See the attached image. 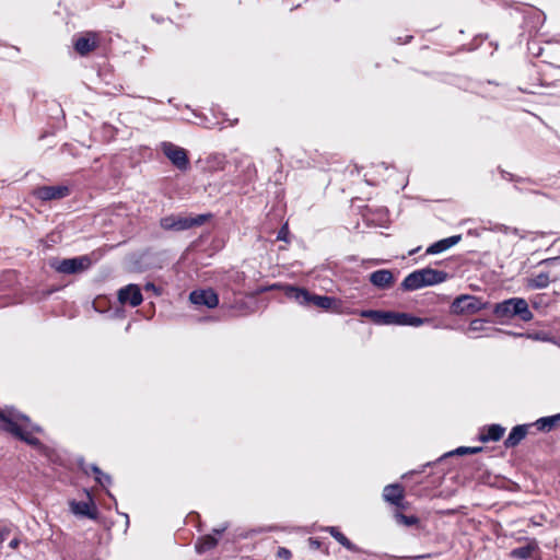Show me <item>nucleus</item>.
Returning <instances> with one entry per match:
<instances>
[{"label": "nucleus", "mask_w": 560, "mask_h": 560, "mask_svg": "<svg viewBox=\"0 0 560 560\" xmlns=\"http://www.w3.org/2000/svg\"><path fill=\"white\" fill-rule=\"evenodd\" d=\"M283 290L287 299L292 300L302 306H316L320 310L331 311L336 314L348 313L347 306L341 300L335 296L316 294L303 287L293 284H285Z\"/></svg>", "instance_id": "obj_1"}, {"label": "nucleus", "mask_w": 560, "mask_h": 560, "mask_svg": "<svg viewBox=\"0 0 560 560\" xmlns=\"http://www.w3.org/2000/svg\"><path fill=\"white\" fill-rule=\"evenodd\" d=\"M491 313L495 317V322L504 325L512 319L517 318L522 322H530L534 317L527 301L524 298H510L501 302L491 304Z\"/></svg>", "instance_id": "obj_2"}, {"label": "nucleus", "mask_w": 560, "mask_h": 560, "mask_svg": "<svg viewBox=\"0 0 560 560\" xmlns=\"http://www.w3.org/2000/svg\"><path fill=\"white\" fill-rule=\"evenodd\" d=\"M448 278V272L444 270L424 267L408 273L401 281L400 289L405 292H412L425 287H432L443 283Z\"/></svg>", "instance_id": "obj_3"}, {"label": "nucleus", "mask_w": 560, "mask_h": 560, "mask_svg": "<svg viewBox=\"0 0 560 560\" xmlns=\"http://www.w3.org/2000/svg\"><path fill=\"white\" fill-rule=\"evenodd\" d=\"M213 217L212 213H200L196 215L170 214L160 219V226L164 231L183 232L194 226H201Z\"/></svg>", "instance_id": "obj_4"}, {"label": "nucleus", "mask_w": 560, "mask_h": 560, "mask_svg": "<svg viewBox=\"0 0 560 560\" xmlns=\"http://www.w3.org/2000/svg\"><path fill=\"white\" fill-rule=\"evenodd\" d=\"M48 265L58 273L62 275H79L89 270L93 260L90 255H80L70 258H50Z\"/></svg>", "instance_id": "obj_5"}, {"label": "nucleus", "mask_w": 560, "mask_h": 560, "mask_svg": "<svg viewBox=\"0 0 560 560\" xmlns=\"http://www.w3.org/2000/svg\"><path fill=\"white\" fill-rule=\"evenodd\" d=\"M521 7H516L514 10L522 15L523 22L521 27L523 28L522 35L528 33L532 37L533 34H537L539 28L546 21V14L540 9L526 2H518Z\"/></svg>", "instance_id": "obj_6"}, {"label": "nucleus", "mask_w": 560, "mask_h": 560, "mask_svg": "<svg viewBox=\"0 0 560 560\" xmlns=\"http://www.w3.org/2000/svg\"><path fill=\"white\" fill-rule=\"evenodd\" d=\"M491 303L470 294H460L451 303L450 311L454 315H474L490 307Z\"/></svg>", "instance_id": "obj_7"}, {"label": "nucleus", "mask_w": 560, "mask_h": 560, "mask_svg": "<svg viewBox=\"0 0 560 560\" xmlns=\"http://www.w3.org/2000/svg\"><path fill=\"white\" fill-rule=\"evenodd\" d=\"M0 430L10 433L18 440L34 447L40 453H46L47 451V446L44 445L39 439L32 436L30 431H26L20 424L14 423L11 419L5 418L2 412H0Z\"/></svg>", "instance_id": "obj_8"}, {"label": "nucleus", "mask_w": 560, "mask_h": 560, "mask_svg": "<svg viewBox=\"0 0 560 560\" xmlns=\"http://www.w3.org/2000/svg\"><path fill=\"white\" fill-rule=\"evenodd\" d=\"M160 150L178 171L187 172L190 168L189 153L186 149L171 141H162Z\"/></svg>", "instance_id": "obj_9"}, {"label": "nucleus", "mask_w": 560, "mask_h": 560, "mask_svg": "<svg viewBox=\"0 0 560 560\" xmlns=\"http://www.w3.org/2000/svg\"><path fill=\"white\" fill-rule=\"evenodd\" d=\"M102 33L85 31L73 36L72 45L75 52L82 57L88 56L101 44Z\"/></svg>", "instance_id": "obj_10"}, {"label": "nucleus", "mask_w": 560, "mask_h": 560, "mask_svg": "<svg viewBox=\"0 0 560 560\" xmlns=\"http://www.w3.org/2000/svg\"><path fill=\"white\" fill-rule=\"evenodd\" d=\"M527 50L534 57H542L546 52H556L557 58L542 59V61L555 67H560V42L547 40L545 45L541 46L540 42L528 37Z\"/></svg>", "instance_id": "obj_11"}, {"label": "nucleus", "mask_w": 560, "mask_h": 560, "mask_svg": "<svg viewBox=\"0 0 560 560\" xmlns=\"http://www.w3.org/2000/svg\"><path fill=\"white\" fill-rule=\"evenodd\" d=\"M84 492H85L89 501L71 500L69 502L70 511L77 516L95 521L98 518V510H97L96 503H95L93 495L89 489H84Z\"/></svg>", "instance_id": "obj_12"}, {"label": "nucleus", "mask_w": 560, "mask_h": 560, "mask_svg": "<svg viewBox=\"0 0 560 560\" xmlns=\"http://www.w3.org/2000/svg\"><path fill=\"white\" fill-rule=\"evenodd\" d=\"M70 195L68 185L38 186L34 188L33 196L40 201L60 200Z\"/></svg>", "instance_id": "obj_13"}, {"label": "nucleus", "mask_w": 560, "mask_h": 560, "mask_svg": "<svg viewBox=\"0 0 560 560\" xmlns=\"http://www.w3.org/2000/svg\"><path fill=\"white\" fill-rule=\"evenodd\" d=\"M428 320L411 313L387 311L385 325L419 327Z\"/></svg>", "instance_id": "obj_14"}, {"label": "nucleus", "mask_w": 560, "mask_h": 560, "mask_svg": "<svg viewBox=\"0 0 560 560\" xmlns=\"http://www.w3.org/2000/svg\"><path fill=\"white\" fill-rule=\"evenodd\" d=\"M189 301L195 305L206 306L207 308H214L219 305V295L211 289H197L189 293Z\"/></svg>", "instance_id": "obj_15"}, {"label": "nucleus", "mask_w": 560, "mask_h": 560, "mask_svg": "<svg viewBox=\"0 0 560 560\" xmlns=\"http://www.w3.org/2000/svg\"><path fill=\"white\" fill-rule=\"evenodd\" d=\"M119 303L128 304L131 307H137L143 302L141 289L136 283H129L120 288L117 292Z\"/></svg>", "instance_id": "obj_16"}, {"label": "nucleus", "mask_w": 560, "mask_h": 560, "mask_svg": "<svg viewBox=\"0 0 560 560\" xmlns=\"http://www.w3.org/2000/svg\"><path fill=\"white\" fill-rule=\"evenodd\" d=\"M369 281L378 290H387L395 282V276L389 269H378L369 275Z\"/></svg>", "instance_id": "obj_17"}, {"label": "nucleus", "mask_w": 560, "mask_h": 560, "mask_svg": "<svg viewBox=\"0 0 560 560\" xmlns=\"http://www.w3.org/2000/svg\"><path fill=\"white\" fill-rule=\"evenodd\" d=\"M225 529L226 526H223L221 528H214L212 534L200 536L195 545L197 553L201 555L214 548L219 542V537L222 535L223 532H225Z\"/></svg>", "instance_id": "obj_18"}, {"label": "nucleus", "mask_w": 560, "mask_h": 560, "mask_svg": "<svg viewBox=\"0 0 560 560\" xmlns=\"http://www.w3.org/2000/svg\"><path fill=\"white\" fill-rule=\"evenodd\" d=\"M532 427L530 423L517 424L514 425L510 432L508 438L503 441V445L505 448L516 447L527 435L528 429Z\"/></svg>", "instance_id": "obj_19"}, {"label": "nucleus", "mask_w": 560, "mask_h": 560, "mask_svg": "<svg viewBox=\"0 0 560 560\" xmlns=\"http://www.w3.org/2000/svg\"><path fill=\"white\" fill-rule=\"evenodd\" d=\"M505 432V428L499 423L487 424L480 429L478 440L482 443L498 442Z\"/></svg>", "instance_id": "obj_20"}, {"label": "nucleus", "mask_w": 560, "mask_h": 560, "mask_svg": "<svg viewBox=\"0 0 560 560\" xmlns=\"http://www.w3.org/2000/svg\"><path fill=\"white\" fill-rule=\"evenodd\" d=\"M383 498L386 502L396 508H404V488L400 483L387 485L383 490Z\"/></svg>", "instance_id": "obj_21"}, {"label": "nucleus", "mask_w": 560, "mask_h": 560, "mask_svg": "<svg viewBox=\"0 0 560 560\" xmlns=\"http://www.w3.org/2000/svg\"><path fill=\"white\" fill-rule=\"evenodd\" d=\"M460 240L462 235L459 234L439 240L427 247L425 255L441 254L455 246Z\"/></svg>", "instance_id": "obj_22"}, {"label": "nucleus", "mask_w": 560, "mask_h": 560, "mask_svg": "<svg viewBox=\"0 0 560 560\" xmlns=\"http://www.w3.org/2000/svg\"><path fill=\"white\" fill-rule=\"evenodd\" d=\"M539 547L535 539H530L526 545L513 548L510 551V558L514 560H527L530 559L534 552L538 551Z\"/></svg>", "instance_id": "obj_23"}, {"label": "nucleus", "mask_w": 560, "mask_h": 560, "mask_svg": "<svg viewBox=\"0 0 560 560\" xmlns=\"http://www.w3.org/2000/svg\"><path fill=\"white\" fill-rule=\"evenodd\" d=\"M153 255L150 248L142 250L139 254H135L131 256V269L132 271L143 272L152 267V264L149 261L151 256Z\"/></svg>", "instance_id": "obj_24"}, {"label": "nucleus", "mask_w": 560, "mask_h": 560, "mask_svg": "<svg viewBox=\"0 0 560 560\" xmlns=\"http://www.w3.org/2000/svg\"><path fill=\"white\" fill-rule=\"evenodd\" d=\"M325 532H328L334 539H336L342 547L351 552H361V548L353 544L337 526H327Z\"/></svg>", "instance_id": "obj_25"}, {"label": "nucleus", "mask_w": 560, "mask_h": 560, "mask_svg": "<svg viewBox=\"0 0 560 560\" xmlns=\"http://www.w3.org/2000/svg\"><path fill=\"white\" fill-rule=\"evenodd\" d=\"M348 314L359 315L361 317L370 318L376 325H385L386 312L381 310H350L347 307Z\"/></svg>", "instance_id": "obj_26"}, {"label": "nucleus", "mask_w": 560, "mask_h": 560, "mask_svg": "<svg viewBox=\"0 0 560 560\" xmlns=\"http://www.w3.org/2000/svg\"><path fill=\"white\" fill-rule=\"evenodd\" d=\"M117 128L108 122H104L98 129H94L92 135L104 142H110L116 138Z\"/></svg>", "instance_id": "obj_27"}, {"label": "nucleus", "mask_w": 560, "mask_h": 560, "mask_svg": "<svg viewBox=\"0 0 560 560\" xmlns=\"http://www.w3.org/2000/svg\"><path fill=\"white\" fill-rule=\"evenodd\" d=\"M90 470L94 475L95 482L102 488L106 489L113 483L112 476L104 472L96 464H91Z\"/></svg>", "instance_id": "obj_28"}, {"label": "nucleus", "mask_w": 560, "mask_h": 560, "mask_svg": "<svg viewBox=\"0 0 560 560\" xmlns=\"http://www.w3.org/2000/svg\"><path fill=\"white\" fill-rule=\"evenodd\" d=\"M530 424H532V427H536V429L538 431L550 432L559 424V422L556 421L555 416L551 415V416L540 417L539 419H537L535 422H533Z\"/></svg>", "instance_id": "obj_29"}, {"label": "nucleus", "mask_w": 560, "mask_h": 560, "mask_svg": "<svg viewBox=\"0 0 560 560\" xmlns=\"http://www.w3.org/2000/svg\"><path fill=\"white\" fill-rule=\"evenodd\" d=\"M0 412L3 413L5 418L11 419L14 423L19 424V422H24L28 424L31 419L27 415L16 410L14 407H5L4 409L0 408Z\"/></svg>", "instance_id": "obj_30"}, {"label": "nucleus", "mask_w": 560, "mask_h": 560, "mask_svg": "<svg viewBox=\"0 0 560 560\" xmlns=\"http://www.w3.org/2000/svg\"><path fill=\"white\" fill-rule=\"evenodd\" d=\"M550 283L549 273L541 271L532 279H528L527 287L533 290L546 289Z\"/></svg>", "instance_id": "obj_31"}, {"label": "nucleus", "mask_w": 560, "mask_h": 560, "mask_svg": "<svg viewBox=\"0 0 560 560\" xmlns=\"http://www.w3.org/2000/svg\"><path fill=\"white\" fill-rule=\"evenodd\" d=\"M482 451L481 446H459L453 451H450L438 458V462H443L444 459L452 457L454 455H466V454H477Z\"/></svg>", "instance_id": "obj_32"}, {"label": "nucleus", "mask_w": 560, "mask_h": 560, "mask_svg": "<svg viewBox=\"0 0 560 560\" xmlns=\"http://www.w3.org/2000/svg\"><path fill=\"white\" fill-rule=\"evenodd\" d=\"M180 9H182V3H180V2H174V3L172 4V10H170V11H168V15H167L166 18H164V16H162V15H159V14L153 13V14H152V19H153L154 21H156L158 23H161V22H163V21H165V20H168L170 22H172V23H175V24L179 25V23H178V22H176V20H178L180 16H177V15H176V12H177V11H180Z\"/></svg>", "instance_id": "obj_33"}, {"label": "nucleus", "mask_w": 560, "mask_h": 560, "mask_svg": "<svg viewBox=\"0 0 560 560\" xmlns=\"http://www.w3.org/2000/svg\"><path fill=\"white\" fill-rule=\"evenodd\" d=\"M398 523L404 524L405 526H413L418 524L419 518L416 515H406L404 513L397 512L395 515Z\"/></svg>", "instance_id": "obj_34"}, {"label": "nucleus", "mask_w": 560, "mask_h": 560, "mask_svg": "<svg viewBox=\"0 0 560 560\" xmlns=\"http://www.w3.org/2000/svg\"><path fill=\"white\" fill-rule=\"evenodd\" d=\"M440 462L436 460H433V462H428L425 464H423L422 466L419 467V469H412V470H409L407 471L406 474L402 475V479H409L411 478L412 476L415 475H419V474H422L427 467H433L434 465L439 464Z\"/></svg>", "instance_id": "obj_35"}, {"label": "nucleus", "mask_w": 560, "mask_h": 560, "mask_svg": "<svg viewBox=\"0 0 560 560\" xmlns=\"http://www.w3.org/2000/svg\"><path fill=\"white\" fill-rule=\"evenodd\" d=\"M291 233L289 230V224L285 222L281 225L277 233V240L285 243H290Z\"/></svg>", "instance_id": "obj_36"}, {"label": "nucleus", "mask_w": 560, "mask_h": 560, "mask_svg": "<svg viewBox=\"0 0 560 560\" xmlns=\"http://www.w3.org/2000/svg\"><path fill=\"white\" fill-rule=\"evenodd\" d=\"M483 319H472L470 323H469V326H468V330L470 331H478V330H481L483 328Z\"/></svg>", "instance_id": "obj_37"}, {"label": "nucleus", "mask_w": 560, "mask_h": 560, "mask_svg": "<svg viewBox=\"0 0 560 560\" xmlns=\"http://www.w3.org/2000/svg\"><path fill=\"white\" fill-rule=\"evenodd\" d=\"M277 557L283 560H290L292 558V552L285 547H279L277 551Z\"/></svg>", "instance_id": "obj_38"}, {"label": "nucleus", "mask_w": 560, "mask_h": 560, "mask_svg": "<svg viewBox=\"0 0 560 560\" xmlns=\"http://www.w3.org/2000/svg\"><path fill=\"white\" fill-rule=\"evenodd\" d=\"M497 171L500 173L502 179H504V180L512 182L513 179H515V174H512V173L503 170L501 166H498Z\"/></svg>", "instance_id": "obj_39"}, {"label": "nucleus", "mask_w": 560, "mask_h": 560, "mask_svg": "<svg viewBox=\"0 0 560 560\" xmlns=\"http://www.w3.org/2000/svg\"><path fill=\"white\" fill-rule=\"evenodd\" d=\"M560 264V256H557V257H550V258H546V259H542L541 261H539V266H542V265H546V266H556V265H559Z\"/></svg>", "instance_id": "obj_40"}, {"label": "nucleus", "mask_w": 560, "mask_h": 560, "mask_svg": "<svg viewBox=\"0 0 560 560\" xmlns=\"http://www.w3.org/2000/svg\"><path fill=\"white\" fill-rule=\"evenodd\" d=\"M77 465L85 475L90 474V465H86L84 457H78Z\"/></svg>", "instance_id": "obj_41"}, {"label": "nucleus", "mask_w": 560, "mask_h": 560, "mask_svg": "<svg viewBox=\"0 0 560 560\" xmlns=\"http://www.w3.org/2000/svg\"><path fill=\"white\" fill-rule=\"evenodd\" d=\"M144 290L145 291H152L155 295H161L162 293V290L161 288H159L158 285H155L153 282H147L144 284Z\"/></svg>", "instance_id": "obj_42"}, {"label": "nucleus", "mask_w": 560, "mask_h": 560, "mask_svg": "<svg viewBox=\"0 0 560 560\" xmlns=\"http://www.w3.org/2000/svg\"><path fill=\"white\" fill-rule=\"evenodd\" d=\"M10 533H11V529H10L9 526H5V525L4 526H0V535H1V541L2 542L8 538Z\"/></svg>", "instance_id": "obj_43"}, {"label": "nucleus", "mask_w": 560, "mask_h": 560, "mask_svg": "<svg viewBox=\"0 0 560 560\" xmlns=\"http://www.w3.org/2000/svg\"><path fill=\"white\" fill-rule=\"evenodd\" d=\"M27 427L30 428L31 432H35V433L43 432V428L39 424L33 423L32 421L27 424Z\"/></svg>", "instance_id": "obj_44"}, {"label": "nucleus", "mask_w": 560, "mask_h": 560, "mask_svg": "<svg viewBox=\"0 0 560 560\" xmlns=\"http://www.w3.org/2000/svg\"><path fill=\"white\" fill-rule=\"evenodd\" d=\"M310 546L314 549H318L320 547V541L317 538H310Z\"/></svg>", "instance_id": "obj_45"}, {"label": "nucleus", "mask_w": 560, "mask_h": 560, "mask_svg": "<svg viewBox=\"0 0 560 560\" xmlns=\"http://www.w3.org/2000/svg\"><path fill=\"white\" fill-rule=\"evenodd\" d=\"M412 38H413L412 35H408L405 38L397 37L396 42L401 45V44H407V43L411 42Z\"/></svg>", "instance_id": "obj_46"}, {"label": "nucleus", "mask_w": 560, "mask_h": 560, "mask_svg": "<svg viewBox=\"0 0 560 560\" xmlns=\"http://www.w3.org/2000/svg\"><path fill=\"white\" fill-rule=\"evenodd\" d=\"M512 182L517 184V183L532 182V179L527 178V177H521V176L515 175V179H513Z\"/></svg>", "instance_id": "obj_47"}, {"label": "nucleus", "mask_w": 560, "mask_h": 560, "mask_svg": "<svg viewBox=\"0 0 560 560\" xmlns=\"http://www.w3.org/2000/svg\"><path fill=\"white\" fill-rule=\"evenodd\" d=\"M105 493H106V495H107L109 499H112V500L114 501L115 506L117 508V501H116V498H115V495H114V494L108 490V488H106V489H105Z\"/></svg>", "instance_id": "obj_48"}, {"label": "nucleus", "mask_w": 560, "mask_h": 560, "mask_svg": "<svg viewBox=\"0 0 560 560\" xmlns=\"http://www.w3.org/2000/svg\"><path fill=\"white\" fill-rule=\"evenodd\" d=\"M506 335L509 336H512V337H523L524 334L522 332H515V331H511V330H508V331H504Z\"/></svg>", "instance_id": "obj_49"}, {"label": "nucleus", "mask_w": 560, "mask_h": 560, "mask_svg": "<svg viewBox=\"0 0 560 560\" xmlns=\"http://www.w3.org/2000/svg\"><path fill=\"white\" fill-rule=\"evenodd\" d=\"M544 59H551V58H557V54L556 52H546L544 56H542Z\"/></svg>", "instance_id": "obj_50"}, {"label": "nucleus", "mask_w": 560, "mask_h": 560, "mask_svg": "<svg viewBox=\"0 0 560 560\" xmlns=\"http://www.w3.org/2000/svg\"><path fill=\"white\" fill-rule=\"evenodd\" d=\"M18 545H19V540L18 539H13V540L10 541L9 547L10 548H16Z\"/></svg>", "instance_id": "obj_51"}, {"label": "nucleus", "mask_w": 560, "mask_h": 560, "mask_svg": "<svg viewBox=\"0 0 560 560\" xmlns=\"http://www.w3.org/2000/svg\"><path fill=\"white\" fill-rule=\"evenodd\" d=\"M420 248H421V247H420V246H418L417 248H413V249L409 250V252H408V255H409V256H412V255L417 254V253L420 250Z\"/></svg>", "instance_id": "obj_52"}, {"label": "nucleus", "mask_w": 560, "mask_h": 560, "mask_svg": "<svg viewBox=\"0 0 560 560\" xmlns=\"http://www.w3.org/2000/svg\"><path fill=\"white\" fill-rule=\"evenodd\" d=\"M118 514L122 515L125 518H126V525L128 526L129 525V515L126 514V513H120L117 511Z\"/></svg>", "instance_id": "obj_53"}, {"label": "nucleus", "mask_w": 560, "mask_h": 560, "mask_svg": "<svg viewBox=\"0 0 560 560\" xmlns=\"http://www.w3.org/2000/svg\"><path fill=\"white\" fill-rule=\"evenodd\" d=\"M521 91L525 92V93H533V94L537 93L536 90H529V89H521Z\"/></svg>", "instance_id": "obj_54"}, {"label": "nucleus", "mask_w": 560, "mask_h": 560, "mask_svg": "<svg viewBox=\"0 0 560 560\" xmlns=\"http://www.w3.org/2000/svg\"><path fill=\"white\" fill-rule=\"evenodd\" d=\"M65 10L67 11V15H68V16L72 15V10H71V8H70V7L66 5V7H65Z\"/></svg>", "instance_id": "obj_55"}, {"label": "nucleus", "mask_w": 560, "mask_h": 560, "mask_svg": "<svg viewBox=\"0 0 560 560\" xmlns=\"http://www.w3.org/2000/svg\"><path fill=\"white\" fill-rule=\"evenodd\" d=\"M54 106L56 107V109H57L58 112L62 113V109H61V107H60V105H59V104H54Z\"/></svg>", "instance_id": "obj_56"}, {"label": "nucleus", "mask_w": 560, "mask_h": 560, "mask_svg": "<svg viewBox=\"0 0 560 560\" xmlns=\"http://www.w3.org/2000/svg\"><path fill=\"white\" fill-rule=\"evenodd\" d=\"M553 416H555V418H556V421L560 422V412H559V413H556V415H553Z\"/></svg>", "instance_id": "obj_57"}, {"label": "nucleus", "mask_w": 560, "mask_h": 560, "mask_svg": "<svg viewBox=\"0 0 560 560\" xmlns=\"http://www.w3.org/2000/svg\"><path fill=\"white\" fill-rule=\"evenodd\" d=\"M514 188H515L517 191H522V189H521L517 185H515V186H514Z\"/></svg>", "instance_id": "obj_58"}, {"label": "nucleus", "mask_w": 560, "mask_h": 560, "mask_svg": "<svg viewBox=\"0 0 560 560\" xmlns=\"http://www.w3.org/2000/svg\"><path fill=\"white\" fill-rule=\"evenodd\" d=\"M300 5L298 4L296 7L294 8H290V11H293L294 9L299 8Z\"/></svg>", "instance_id": "obj_59"}]
</instances>
